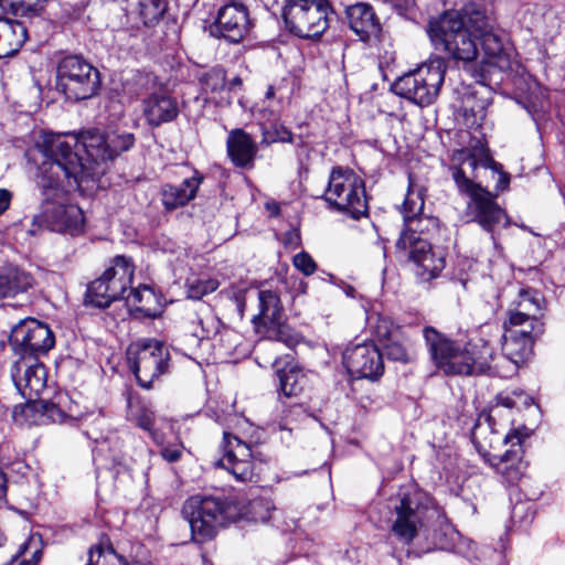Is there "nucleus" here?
<instances>
[{
    "label": "nucleus",
    "mask_w": 565,
    "mask_h": 565,
    "mask_svg": "<svg viewBox=\"0 0 565 565\" xmlns=\"http://www.w3.org/2000/svg\"><path fill=\"white\" fill-rule=\"evenodd\" d=\"M427 33L436 50L461 63L478 83H483L493 68L510 67V57L494 32L493 20L475 3L430 19Z\"/></svg>",
    "instance_id": "1"
},
{
    "label": "nucleus",
    "mask_w": 565,
    "mask_h": 565,
    "mask_svg": "<svg viewBox=\"0 0 565 565\" xmlns=\"http://www.w3.org/2000/svg\"><path fill=\"white\" fill-rule=\"evenodd\" d=\"M39 147L49 160L45 172L50 173V181L43 184L45 201L42 213L34 217V223L52 232L64 233L71 223V198L68 192L60 186V182L62 178H71L70 146L63 136L45 134Z\"/></svg>",
    "instance_id": "2"
},
{
    "label": "nucleus",
    "mask_w": 565,
    "mask_h": 565,
    "mask_svg": "<svg viewBox=\"0 0 565 565\" xmlns=\"http://www.w3.org/2000/svg\"><path fill=\"white\" fill-rule=\"evenodd\" d=\"M479 160L469 149L455 150L448 170L460 195L468 198L465 215L492 233L499 225L508 224L505 211L495 201L497 195L477 182Z\"/></svg>",
    "instance_id": "3"
},
{
    "label": "nucleus",
    "mask_w": 565,
    "mask_h": 565,
    "mask_svg": "<svg viewBox=\"0 0 565 565\" xmlns=\"http://www.w3.org/2000/svg\"><path fill=\"white\" fill-rule=\"evenodd\" d=\"M423 339L430 362L444 375L470 376L492 370V351L487 343L461 342L431 326L424 327Z\"/></svg>",
    "instance_id": "4"
},
{
    "label": "nucleus",
    "mask_w": 565,
    "mask_h": 565,
    "mask_svg": "<svg viewBox=\"0 0 565 565\" xmlns=\"http://www.w3.org/2000/svg\"><path fill=\"white\" fill-rule=\"evenodd\" d=\"M182 512L198 543L213 540L220 529L243 515L241 507L232 500L200 495L186 500Z\"/></svg>",
    "instance_id": "5"
},
{
    "label": "nucleus",
    "mask_w": 565,
    "mask_h": 565,
    "mask_svg": "<svg viewBox=\"0 0 565 565\" xmlns=\"http://www.w3.org/2000/svg\"><path fill=\"white\" fill-rule=\"evenodd\" d=\"M446 70L444 57H430L416 70L397 78L393 90L418 106L431 105L439 95Z\"/></svg>",
    "instance_id": "6"
},
{
    "label": "nucleus",
    "mask_w": 565,
    "mask_h": 565,
    "mask_svg": "<svg viewBox=\"0 0 565 565\" xmlns=\"http://www.w3.org/2000/svg\"><path fill=\"white\" fill-rule=\"evenodd\" d=\"M322 198L330 207L353 218H359L367 211L364 181L349 168H332Z\"/></svg>",
    "instance_id": "7"
},
{
    "label": "nucleus",
    "mask_w": 565,
    "mask_h": 565,
    "mask_svg": "<svg viewBox=\"0 0 565 565\" xmlns=\"http://www.w3.org/2000/svg\"><path fill=\"white\" fill-rule=\"evenodd\" d=\"M282 17L294 34L312 39L321 36L335 18L329 0H287Z\"/></svg>",
    "instance_id": "8"
},
{
    "label": "nucleus",
    "mask_w": 565,
    "mask_h": 565,
    "mask_svg": "<svg viewBox=\"0 0 565 565\" xmlns=\"http://www.w3.org/2000/svg\"><path fill=\"white\" fill-rule=\"evenodd\" d=\"M127 355L131 371L145 388H150L170 367L169 350L158 340H139L128 348Z\"/></svg>",
    "instance_id": "9"
},
{
    "label": "nucleus",
    "mask_w": 565,
    "mask_h": 565,
    "mask_svg": "<svg viewBox=\"0 0 565 565\" xmlns=\"http://www.w3.org/2000/svg\"><path fill=\"white\" fill-rule=\"evenodd\" d=\"M505 332L502 341V365L492 366V372L501 377H511L520 365L524 364L533 353L534 334L537 330L527 327H512L504 322Z\"/></svg>",
    "instance_id": "10"
},
{
    "label": "nucleus",
    "mask_w": 565,
    "mask_h": 565,
    "mask_svg": "<svg viewBox=\"0 0 565 565\" xmlns=\"http://www.w3.org/2000/svg\"><path fill=\"white\" fill-rule=\"evenodd\" d=\"M396 252L401 258L416 265V274L424 280L437 277L445 267L444 258L433 252L426 239L414 233L401 234L396 242Z\"/></svg>",
    "instance_id": "11"
},
{
    "label": "nucleus",
    "mask_w": 565,
    "mask_h": 565,
    "mask_svg": "<svg viewBox=\"0 0 565 565\" xmlns=\"http://www.w3.org/2000/svg\"><path fill=\"white\" fill-rule=\"evenodd\" d=\"M423 499L419 493L405 494L394 508L396 518L391 533L404 545H411L425 525L428 508Z\"/></svg>",
    "instance_id": "12"
},
{
    "label": "nucleus",
    "mask_w": 565,
    "mask_h": 565,
    "mask_svg": "<svg viewBox=\"0 0 565 565\" xmlns=\"http://www.w3.org/2000/svg\"><path fill=\"white\" fill-rule=\"evenodd\" d=\"M10 345L19 358L39 356L54 345L51 329L36 319L28 318L14 326L10 333Z\"/></svg>",
    "instance_id": "13"
},
{
    "label": "nucleus",
    "mask_w": 565,
    "mask_h": 565,
    "mask_svg": "<svg viewBox=\"0 0 565 565\" xmlns=\"http://www.w3.org/2000/svg\"><path fill=\"white\" fill-rule=\"evenodd\" d=\"M250 29L252 22L247 7L242 2L230 1L217 10L211 33L237 44L244 40Z\"/></svg>",
    "instance_id": "14"
},
{
    "label": "nucleus",
    "mask_w": 565,
    "mask_h": 565,
    "mask_svg": "<svg viewBox=\"0 0 565 565\" xmlns=\"http://www.w3.org/2000/svg\"><path fill=\"white\" fill-rule=\"evenodd\" d=\"M342 359L348 372L359 379L376 381L384 373L382 352L373 342L347 348Z\"/></svg>",
    "instance_id": "15"
},
{
    "label": "nucleus",
    "mask_w": 565,
    "mask_h": 565,
    "mask_svg": "<svg viewBox=\"0 0 565 565\" xmlns=\"http://www.w3.org/2000/svg\"><path fill=\"white\" fill-rule=\"evenodd\" d=\"M221 447L223 456L216 465L230 471L238 481H253L255 465L249 445L230 433H224Z\"/></svg>",
    "instance_id": "16"
},
{
    "label": "nucleus",
    "mask_w": 565,
    "mask_h": 565,
    "mask_svg": "<svg viewBox=\"0 0 565 565\" xmlns=\"http://www.w3.org/2000/svg\"><path fill=\"white\" fill-rule=\"evenodd\" d=\"M11 377L19 393L29 402L38 399L46 387V371L39 358H18L11 366Z\"/></svg>",
    "instance_id": "17"
},
{
    "label": "nucleus",
    "mask_w": 565,
    "mask_h": 565,
    "mask_svg": "<svg viewBox=\"0 0 565 565\" xmlns=\"http://www.w3.org/2000/svg\"><path fill=\"white\" fill-rule=\"evenodd\" d=\"M524 438L525 435L520 430L505 434L503 444H510L511 448L502 455L494 454L487 461L509 483L518 482L526 470L527 463L523 460L524 451L522 447Z\"/></svg>",
    "instance_id": "18"
},
{
    "label": "nucleus",
    "mask_w": 565,
    "mask_h": 565,
    "mask_svg": "<svg viewBox=\"0 0 565 565\" xmlns=\"http://www.w3.org/2000/svg\"><path fill=\"white\" fill-rule=\"evenodd\" d=\"M544 307L545 301L541 292L532 288H521L512 302V308L509 309L507 321L512 327H527L542 333L543 323L540 317Z\"/></svg>",
    "instance_id": "19"
},
{
    "label": "nucleus",
    "mask_w": 565,
    "mask_h": 565,
    "mask_svg": "<svg viewBox=\"0 0 565 565\" xmlns=\"http://www.w3.org/2000/svg\"><path fill=\"white\" fill-rule=\"evenodd\" d=\"M498 412V406L492 408L490 413L482 412L472 428L471 438L478 452L484 458L486 461L494 454L492 450L503 444L504 435L497 428L494 414Z\"/></svg>",
    "instance_id": "20"
},
{
    "label": "nucleus",
    "mask_w": 565,
    "mask_h": 565,
    "mask_svg": "<svg viewBox=\"0 0 565 565\" xmlns=\"http://www.w3.org/2000/svg\"><path fill=\"white\" fill-rule=\"evenodd\" d=\"M102 81L97 68L82 56L73 55V100H85L95 97L100 89Z\"/></svg>",
    "instance_id": "21"
},
{
    "label": "nucleus",
    "mask_w": 565,
    "mask_h": 565,
    "mask_svg": "<svg viewBox=\"0 0 565 565\" xmlns=\"http://www.w3.org/2000/svg\"><path fill=\"white\" fill-rule=\"evenodd\" d=\"M73 153L83 167L85 162L107 161L106 134L96 128L79 132L75 136Z\"/></svg>",
    "instance_id": "22"
},
{
    "label": "nucleus",
    "mask_w": 565,
    "mask_h": 565,
    "mask_svg": "<svg viewBox=\"0 0 565 565\" xmlns=\"http://www.w3.org/2000/svg\"><path fill=\"white\" fill-rule=\"evenodd\" d=\"M142 111L147 122L152 127L170 122L178 117L177 99L167 92L152 93L142 102Z\"/></svg>",
    "instance_id": "23"
},
{
    "label": "nucleus",
    "mask_w": 565,
    "mask_h": 565,
    "mask_svg": "<svg viewBox=\"0 0 565 565\" xmlns=\"http://www.w3.org/2000/svg\"><path fill=\"white\" fill-rule=\"evenodd\" d=\"M350 28L364 42H379L381 25L373 11L366 3H356L347 9Z\"/></svg>",
    "instance_id": "24"
},
{
    "label": "nucleus",
    "mask_w": 565,
    "mask_h": 565,
    "mask_svg": "<svg viewBox=\"0 0 565 565\" xmlns=\"http://www.w3.org/2000/svg\"><path fill=\"white\" fill-rule=\"evenodd\" d=\"M203 181V175L194 171L191 178L183 180L181 184H164L161 189L162 204L167 210L184 206L196 196Z\"/></svg>",
    "instance_id": "25"
},
{
    "label": "nucleus",
    "mask_w": 565,
    "mask_h": 565,
    "mask_svg": "<svg viewBox=\"0 0 565 565\" xmlns=\"http://www.w3.org/2000/svg\"><path fill=\"white\" fill-rule=\"evenodd\" d=\"M227 153L238 168L252 167L257 153V145L243 129H234L226 141Z\"/></svg>",
    "instance_id": "26"
},
{
    "label": "nucleus",
    "mask_w": 565,
    "mask_h": 565,
    "mask_svg": "<svg viewBox=\"0 0 565 565\" xmlns=\"http://www.w3.org/2000/svg\"><path fill=\"white\" fill-rule=\"evenodd\" d=\"M425 200H424V190L420 186H416L412 179L409 178V186L402 205V214L404 223L407 230L404 233H414L423 232L422 223V214L424 211Z\"/></svg>",
    "instance_id": "27"
},
{
    "label": "nucleus",
    "mask_w": 565,
    "mask_h": 565,
    "mask_svg": "<svg viewBox=\"0 0 565 565\" xmlns=\"http://www.w3.org/2000/svg\"><path fill=\"white\" fill-rule=\"evenodd\" d=\"M135 273V266L130 258L116 256L111 265L104 270L108 285L114 289L119 299H122L129 290Z\"/></svg>",
    "instance_id": "28"
},
{
    "label": "nucleus",
    "mask_w": 565,
    "mask_h": 565,
    "mask_svg": "<svg viewBox=\"0 0 565 565\" xmlns=\"http://www.w3.org/2000/svg\"><path fill=\"white\" fill-rule=\"evenodd\" d=\"M28 39L23 22L0 19V58L15 54Z\"/></svg>",
    "instance_id": "29"
},
{
    "label": "nucleus",
    "mask_w": 565,
    "mask_h": 565,
    "mask_svg": "<svg viewBox=\"0 0 565 565\" xmlns=\"http://www.w3.org/2000/svg\"><path fill=\"white\" fill-rule=\"evenodd\" d=\"M258 300L259 313L253 318V323L260 331V328L278 323L282 319L284 308L279 295L274 290H260Z\"/></svg>",
    "instance_id": "30"
},
{
    "label": "nucleus",
    "mask_w": 565,
    "mask_h": 565,
    "mask_svg": "<svg viewBox=\"0 0 565 565\" xmlns=\"http://www.w3.org/2000/svg\"><path fill=\"white\" fill-rule=\"evenodd\" d=\"M68 394L58 393L53 401H33V404L25 407V412H35L41 416L40 423H64L67 418L66 406L68 404Z\"/></svg>",
    "instance_id": "31"
},
{
    "label": "nucleus",
    "mask_w": 565,
    "mask_h": 565,
    "mask_svg": "<svg viewBox=\"0 0 565 565\" xmlns=\"http://www.w3.org/2000/svg\"><path fill=\"white\" fill-rule=\"evenodd\" d=\"M118 296L114 289L108 285L105 274L94 281H92L85 295V303L92 305L98 308H106L113 301L118 300Z\"/></svg>",
    "instance_id": "32"
},
{
    "label": "nucleus",
    "mask_w": 565,
    "mask_h": 565,
    "mask_svg": "<svg viewBox=\"0 0 565 565\" xmlns=\"http://www.w3.org/2000/svg\"><path fill=\"white\" fill-rule=\"evenodd\" d=\"M32 285L29 274L15 268H9L0 273V298L12 297L25 291Z\"/></svg>",
    "instance_id": "33"
},
{
    "label": "nucleus",
    "mask_w": 565,
    "mask_h": 565,
    "mask_svg": "<svg viewBox=\"0 0 565 565\" xmlns=\"http://www.w3.org/2000/svg\"><path fill=\"white\" fill-rule=\"evenodd\" d=\"M190 324L191 327L189 329L192 335L199 340L210 339L216 335L222 326L221 320L210 310L194 313L190 319Z\"/></svg>",
    "instance_id": "34"
},
{
    "label": "nucleus",
    "mask_w": 565,
    "mask_h": 565,
    "mask_svg": "<svg viewBox=\"0 0 565 565\" xmlns=\"http://www.w3.org/2000/svg\"><path fill=\"white\" fill-rule=\"evenodd\" d=\"M126 300L127 305L132 309L140 311L146 316H153L154 309L151 307V303L154 301L156 296L151 288L148 286H142L136 289H130L127 291V295L122 298Z\"/></svg>",
    "instance_id": "35"
},
{
    "label": "nucleus",
    "mask_w": 565,
    "mask_h": 565,
    "mask_svg": "<svg viewBox=\"0 0 565 565\" xmlns=\"http://www.w3.org/2000/svg\"><path fill=\"white\" fill-rule=\"evenodd\" d=\"M277 375L279 390L287 397L299 395L307 383L305 374L296 367L278 371Z\"/></svg>",
    "instance_id": "36"
},
{
    "label": "nucleus",
    "mask_w": 565,
    "mask_h": 565,
    "mask_svg": "<svg viewBox=\"0 0 565 565\" xmlns=\"http://www.w3.org/2000/svg\"><path fill=\"white\" fill-rule=\"evenodd\" d=\"M46 0H0L2 10H10L14 15L21 18L38 17L43 10Z\"/></svg>",
    "instance_id": "37"
},
{
    "label": "nucleus",
    "mask_w": 565,
    "mask_h": 565,
    "mask_svg": "<svg viewBox=\"0 0 565 565\" xmlns=\"http://www.w3.org/2000/svg\"><path fill=\"white\" fill-rule=\"evenodd\" d=\"M42 557L40 540L30 537L19 548L17 555L12 556L8 565H38Z\"/></svg>",
    "instance_id": "38"
},
{
    "label": "nucleus",
    "mask_w": 565,
    "mask_h": 565,
    "mask_svg": "<svg viewBox=\"0 0 565 565\" xmlns=\"http://www.w3.org/2000/svg\"><path fill=\"white\" fill-rule=\"evenodd\" d=\"M386 355L390 360L411 363L416 359V353L409 347V340L403 333V338L388 341L385 345Z\"/></svg>",
    "instance_id": "39"
},
{
    "label": "nucleus",
    "mask_w": 565,
    "mask_h": 565,
    "mask_svg": "<svg viewBox=\"0 0 565 565\" xmlns=\"http://www.w3.org/2000/svg\"><path fill=\"white\" fill-rule=\"evenodd\" d=\"M135 143V136L130 132L111 131L106 134L107 160H113L121 152L129 150Z\"/></svg>",
    "instance_id": "40"
},
{
    "label": "nucleus",
    "mask_w": 565,
    "mask_h": 565,
    "mask_svg": "<svg viewBox=\"0 0 565 565\" xmlns=\"http://www.w3.org/2000/svg\"><path fill=\"white\" fill-rule=\"evenodd\" d=\"M266 338L270 341H277L286 344L288 348H294L299 343V334L296 333L289 326L282 323V319L278 323L268 324L264 327Z\"/></svg>",
    "instance_id": "41"
},
{
    "label": "nucleus",
    "mask_w": 565,
    "mask_h": 565,
    "mask_svg": "<svg viewBox=\"0 0 565 565\" xmlns=\"http://www.w3.org/2000/svg\"><path fill=\"white\" fill-rule=\"evenodd\" d=\"M86 565H125V557L119 555L111 545H97L89 551Z\"/></svg>",
    "instance_id": "42"
},
{
    "label": "nucleus",
    "mask_w": 565,
    "mask_h": 565,
    "mask_svg": "<svg viewBox=\"0 0 565 565\" xmlns=\"http://www.w3.org/2000/svg\"><path fill=\"white\" fill-rule=\"evenodd\" d=\"M403 330L396 326L388 317L380 316L374 326V334L382 341H391L396 338H403Z\"/></svg>",
    "instance_id": "43"
},
{
    "label": "nucleus",
    "mask_w": 565,
    "mask_h": 565,
    "mask_svg": "<svg viewBox=\"0 0 565 565\" xmlns=\"http://www.w3.org/2000/svg\"><path fill=\"white\" fill-rule=\"evenodd\" d=\"M220 284L215 278L195 279L188 284V296L199 300L207 294L215 291Z\"/></svg>",
    "instance_id": "44"
},
{
    "label": "nucleus",
    "mask_w": 565,
    "mask_h": 565,
    "mask_svg": "<svg viewBox=\"0 0 565 565\" xmlns=\"http://www.w3.org/2000/svg\"><path fill=\"white\" fill-rule=\"evenodd\" d=\"M164 12V6L161 0H141L140 15L145 23H153L159 21Z\"/></svg>",
    "instance_id": "45"
},
{
    "label": "nucleus",
    "mask_w": 565,
    "mask_h": 565,
    "mask_svg": "<svg viewBox=\"0 0 565 565\" xmlns=\"http://www.w3.org/2000/svg\"><path fill=\"white\" fill-rule=\"evenodd\" d=\"M71 83V58L63 57L56 68L55 88L65 97H68V87Z\"/></svg>",
    "instance_id": "46"
},
{
    "label": "nucleus",
    "mask_w": 565,
    "mask_h": 565,
    "mask_svg": "<svg viewBox=\"0 0 565 565\" xmlns=\"http://www.w3.org/2000/svg\"><path fill=\"white\" fill-rule=\"evenodd\" d=\"M202 85L211 92H218L225 86V72L222 68H212L200 78Z\"/></svg>",
    "instance_id": "47"
},
{
    "label": "nucleus",
    "mask_w": 565,
    "mask_h": 565,
    "mask_svg": "<svg viewBox=\"0 0 565 565\" xmlns=\"http://www.w3.org/2000/svg\"><path fill=\"white\" fill-rule=\"evenodd\" d=\"M263 141L273 142H292V134L289 129L281 125H274L269 129L263 130Z\"/></svg>",
    "instance_id": "48"
},
{
    "label": "nucleus",
    "mask_w": 565,
    "mask_h": 565,
    "mask_svg": "<svg viewBox=\"0 0 565 565\" xmlns=\"http://www.w3.org/2000/svg\"><path fill=\"white\" fill-rule=\"evenodd\" d=\"M129 416L141 429L146 431H151V429L153 428L154 413L151 409L143 406L139 407L136 411L131 408Z\"/></svg>",
    "instance_id": "49"
},
{
    "label": "nucleus",
    "mask_w": 565,
    "mask_h": 565,
    "mask_svg": "<svg viewBox=\"0 0 565 565\" xmlns=\"http://www.w3.org/2000/svg\"><path fill=\"white\" fill-rule=\"evenodd\" d=\"M294 266L306 276L312 275L317 269L313 258L306 252H300L294 256Z\"/></svg>",
    "instance_id": "50"
},
{
    "label": "nucleus",
    "mask_w": 565,
    "mask_h": 565,
    "mask_svg": "<svg viewBox=\"0 0 565 565\" xmlns=\"http://www.w3.org/2000/svg\"><path fill=\"white\" fill-rule=\"evenodd\" d=\"M160 454L168 462H175L182 456V447L179 445H167L162 447Z\"/></svg>",
    "instance_id": "51"
},
{
    "label": "nucleus",
    "mask_w": 565,
    "mask_h": 565,
    "mask_svg": "<svg viewBox=\"0 0 565 565\" xmlns=\"http://www.w3.org/2000/svg\"><path fill=\"white\" fill-rule=\"evenodd\" d=\"M12 194L9 190L0 189V215L9 209Z\"/></svg>",
    "instance_id": "52"
},
{
    "label": "nucleus",
    "mask_w": 565,
    "mask_h": 565,
    "mask_svg": "<svg viewBox=\"0 0 565 565\" xmlns=\"http://www.w3.org/2000/svg\"><path fill=\"white\" fill-rule=\"evenodd\" d=\"M83 225H84V217H83V212L81 209H78V215H74L73 214V225H72V228H73V235L76 233V232H83Z\"/></svg>",
    "instance_id": "53"
},
{
    "label": "nucleus",
    "mask_w": 565,
    "mask_h": 565,
    "mask_svg": "<svg viewBox=\"0 0 565 565\" xmlns=\"http://www.w3.org/2000/svg\"><path fill=\"white\" fill-rule=\"evenodd\" d=\"M499 181L497 184L498 190H505L509 186L510 183V177L508 173L500 171L499 172Z\"/></svg>",
    "instance_id": "54"
},
{
    "label": "nucleus",
    "mask_w": 565,
    "mask_h": 565,
    "mask_svg": "<svg viewBox=\"0 0 565 565\" xmlns=\"http://www.w3.org/2000/svg\"><path fill=\"white\" fill-rule=\"evenodd\" d=\"M7 493L6 477L0 473V501H2Z\"/></svg>",
    "instance_id": "55"
},
{
    "label": "nucleus",
    "mask_w": 565,
    "mask_h": 565,
    "mask_svg": "<svg viewBox=\"0 0 565 565\" xmlns=\"http://www.w3.org/2000/svg\"><path fill=\"white\" fill-rule=\"evenodd\" d=\"M153 439L154 443L161 445L163 443V438L160 433H158L156 429H151V431H148Z\"/></svg>",
    "instance_id": "56"
},
{
    "label": "nucleus",
    "mask_w": 565,
    "mask_h": 565,
    "mask_svg": "<svg viewBox=\"0 0 565 565\" xmlns=\"http://www.w3.org/2000/svg\"><path fill=\"white\" fill-rule=\"evenodd\" d=\"M498 401L502 406L508 408H511L514 405V402L510 397H499Z\"/></svg>",
    "instance_id": "57"
},
{
    "label": "nucleus",
    "mask_w": 565,
    "mask_h": 565,
    "mask_svg": "<svg viewBox=\"0 0 565 565\" xmlns=\"http://www.w3.org/2000/svg\"><path fill=\"white\" fill-rule=\"evenodd\" d=\"M275 93H276V92H275V87H274V86H271V85H270V86H268V88H267V90H266V94H265V98H266V99H271V98H274Z\"/></svg>",
    "instance_id": "58"
},
{
    "label": "nucleus",
    "mask_w": 565,
    "mask_h": 565,
    "mask_svg": "<svg viewBox=\"0 0 565 565\" xmlns=\"http://www.w3.org/2000/svg\"><path fill=\"white\" fill-rule=\"evenodd\" d=\"M239 85H242V79L239 77H234L231 81V86H239Z\"/></svg>",
    "instance_id": "59"
},
{
    "label": "nucleus",
    "mask_w": 565,
    "mask_h": 565,
    "mask_svg": "<svg viewBox=\"0 0 565 565\" xmlns=\"http://www.w3.org/2000/svg\"><path fill=\"white\" fill-rule=\"evenodd\" d=\"M299 290L301 294H306L307 290V284L302 280L299 281Z\"/></svg>",
    "instance_id": "60"
},
{
    "label": "nucleus",
    "mask_w": 565,
    "mask_h": 565,
    "mask_svg": "<svg viewBox=\"0 0 565 565\" xmlns=\"http://www.w3.org/2000/svg\"><path fill=\"white\" fill-rule=\"evenodd\" d=\"M529 111L532 114L533 118L536 119L537 109L533 108V109H530Z\"/></svg>",
    "instance_id": "61"
},
{
    "label": "nucleus",
    "mask_w": 565,
    "mask_h": 565,
    "mask_svg": "<svg viewBox=\"0 0 565 565\" xmlns=\"http://www.w3.org/2000/svg\"><path fill=\"white\" fill-rule=\"evenodd\" d=\"M492 164H493V169L498 170L499 166L497 163H494V162Z\"/></svg>",
    "instance_id": "62"
}]
</instances>
